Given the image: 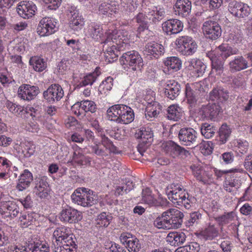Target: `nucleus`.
<instances>
[{"mask_svg":"<svg viewBox=\"0 0 252 252\" xmlns=\"http://www.w3.org/2000/svg\"><path fill=\"white\" fill-rule=\"evenodd\" d=\"M229 69L231 72H237L248 67L247 61L242 56L235 57L229 63Z\"/></svg>","mask_w":252,"mask_h":252,"instance_id":"f704fd0d","label":"nucleus"},{"mask_svg":"<svg viewBox=\"0 0 252 252\" xmlns=\"http://www.w3.org/2000/svg\"><path fill=\"white\" fill-rule=\"evenodd\" d=\"M37 216L38 215L34 212H28L22 214L19 218L21 226L23 227H27L35 220Z\"/></svg>","mask_w":252,"mask_h":252,"instance_id":"3c124183","label":"nucleus"},{"mask_svg":"<svg viewBox=\"0 0 252 252\" xmlns=\"http://www.w3.org/2000/svg\"><path fill=\"white\" fill-rule=\"evenodd\" d=\"M16 9L20 17L24 19H29L35 15L36 6L32 1L23 0L18 3Z\"/></svg>","mask_w":252,"mask_h":252,"instance_id":"dca6fc26","label":"nucleus"},{"mask_svg":"<svg viewBox=\"0 0 252 252\" xmlns=\"http://www.w3.org/2000/svg\"><path fill=\"white\" fill-rule=\"evenodd\" d=\"M197 134V132L192 128L184 127L180 130L178 137L182 144L190 146L196 143Z\"/></svg>","mask_w":252,"mask_h":252,"instance_id":"6ab92c4d","label":"nucleus"},{"mask_svg":"<svg viewBox=\"0 0 252 252\" xmlns=\"http://www.w3.org/2000/svg\"><path fill=\"white\" fill-rule=\"evenodd\" d=\"M74 149L72 161L78 165H86L90 163V158L83 154V150L78 146L75 145L73 147Z\"/></svg>","mask_w":252,"mask_h":252,"instance_id":"e433bc0d","label":"nucleus"},{"mask_svg":"<svg viewBox=\"0 0 252 252\" xmlns=\"http://www.w3.org/2000/svg\"><path fill=\"white\" fill-rule=\"evenodd\" d=\"M235 213L232 211L225 213L224 214L215 217V220L220 226H223L226 224L232 223L235 218Z\"/></svg>","mask_w":252,"mask_h":252,"instance_id":"603ef678","label":"nucleus"},{"mask_svg":"<svg viewBox=\"0 0 252 252\" xmlns=\"http://www.w3.org/2000/svg\"><path fill=\"white\" fill-rule=\"evenodd\" d=\"M112 217L108 215L105 212L100 213L97 218V224L101 227H107L109 224Z\"/></svg>","mask_w":252,"mask_h":252,"instance_id":"052dcab7","label":"nucleus"},{"mask_svg":"<svg viewBox=\"0 0 252 252\" xmlns=\"http://www.w3.org/2000/svg\"><path fill=\"white\" fill-rule=\"evenodd\" d=\"M231 133V129L227 124H223L221 125L219 131L220 141L221 143L224 144L227 141Z\"/></svg>","mask_w":252,"mask_h":252,"instance_id":"6e6d98bb","label":"nucleus"},{"mask_svg":"<svg viewBox=\"0 0 252 252\" xmlns=\"http://www.w3.org/2000/svg\"><path fill=\"white\" fill-rule=\"evenodd\" d=\"M32 180V173L27 169L24 170L20 176L16 189L19 191H23L30 186Z\"/></svg>","mask_w":252,"mask_h":252,"instance_id":"c9c22d12","label":"nucleus"},{"mask_svg":"<svg viewBox=\"0 0 252 252\" xmlns=\"http://www.w3.org/2000/svg\"><path fill=\"white\" fill-rule=\"evenodd\" d=\"M164 14L165 11L163 8L156 7L148 12L147 17L149 20L157 23L163 18Z\"/></svg>","mask_w":252,"mask_h":252,"instance_id":"8fccbe9b","label":"nucleus"},{"mask_svg":"<svg viewBox=\"0 0 252 252\" xmlns=\"http://www.w3.org/2000/svg\"><path fill=\"white\" fill-rule=\"evenodd\" d=\"M70 13L68 22L69 28L73 32L80 31L85 25V19L75 8H71Z\"/></svg>","mask_w":252,"mask_h":252,"instance_id":"f3484780","label":"nucleus"},{"mask_svg":"<svg viewBox=\"0 0 252 252\" xmlns=\"http://www.w3.org/2000/svg\"><path fill=\"white\" fill-rule=\"evenodd\" d=\"M43 97L49 102L59 101L64 95L62 87L57 84H52L43 92Z\"/></svg>","mask_w":252,"mask_h":252,"instance_id":"412c9836","label":"nucleus"},{"mask_svg":"<svg viewBox=\"0 0 252 252\" xmlns=\"http://www.w3.org/2000/svg\"><path fill=\"white\" fill-rule=\"evenodd\" d=\"M199 149L203 155H210L213 150V143L211 141H203L199 144Z\"/></svg>","mask_w":252,"mask_h":252,"instance_id":"e2e57ef3","label":"nucleus"},{"mask_svg":"<svg viewBox=\"0 0 252 252\" xmlns=\"http://www.w3.org/2000/svg\"><path fill=\"white\" fill-rule=\"evenodd\" d=\"M87 35L94 40L101 43L106 38V34L104 35L102 25L95 22H92L88 25Z\"/></svg>","mask_w":252,"mask_h":252,"instance_id":"4be33fe9","label":"nucleus"},{"mask_svg":"<svg viewBox=\"0 0 252 252\" xmlns=\"http://www.w3.org/2000/svg\"><path fill=\"white\" fill-rule=\"evenodd\" d=\"M106 252H126L124 248L113 242H109L105 245Z\"/></svg>","mask_w":252,"mask_h":252,"instance_id":"338daca9","label":"nucleus"},{"mask_svg":"<svg viewBox=\"0 0 252 252\" xmlns=\"http://www.w3.org/2000/svg\"><path fill=\"white\" fill-rule=\"evenodd\" d=\"M120 61L124 69L133 71L139 70L143 65V59L139 53L132 50L123 54Z\"/></svg>","mask_w":252,"mask_h":252,"instance_id":"39448f33","label":"nucleus"},{"mask_svg":"<svg viewBox=\"0 0 252 252\" xmlns=\"http://www.w3.org/2000/svg\"><path fill=\"white\" fill-rule=\"evenodd\" d=\"M101 143L106 150H108L109 153L114 154L119 153V150L116 147L112 142L105 135H101Z\"/></svg>","mask_w":252,"mask_h":252,"instance_id":"5fc2aeb1","label":"nucleus"},{"mask_svg":"<svg viewBox=\"0 0 252 252\" xmlns=\"http://www.w3.org/2000/svg\"><path fill=\"white\" fill-rule=\"evenodd\" d=\"M120 240L129 252H138L141 249L139 240L130 233H122L120 236Z\"/></svg>","mask_w":252,"mask_h":252,"instance_id":"2eb2a0df","label":"nucleus"},{"mask_svg":"<svg viewBox=\"0 0 252 252\" xmlns=\"http://www.w3.org/2000/svg\"><path fill=\"white\" fill-rule=\"evenodd\" d=\"M53 244H59L68 243L76 241V238L71 229L66 226H61L57 227L53 234Z\"/></svg>","mask_w":252,"mask_h":252,"instance_id":"9d476101","label":"nucleus"},{"mask_svg":"<svg viewBox=\"0 0 252 252\" xmlns=\"http://www.w3.org/2000/svg\"><path fill=\"white\" fill-rule=\"evenodd\" d=\"M39 93V89L37 86L24 84L19 87L18 96L24 100L30 101L33 99Z\"/></svg>","mask_w":252,"mask_h":252,"instance_id":"a211bd4d","label":"nucleus"},{"mask_svg":"<svg viewBox=\"0 0 252 252\" xmlns=\"http://www.w3.org/2000/svg\"><path fill=\"white\" fill-rule=\"evenodd\" d=\"M29 63L33 69L37 72L43 71L47 67V63L44 60L38 56L31 57Z\"/></svg>","mask_w":252,"mask_h":252,"instance_id":"09e8293b","label":"nucleus"},{"mask_svg":"<svg viewBox=\"0 0 252 252\" xmlns=\"http://www.w3.org/2000/svg\"><path fill=\"white\" fill-rule=\"evenodd\" d=\"M192 174L196 179L204 185H210L214 182L213 173L208 168L205 169L200 165L190 166Z\"/></svg>","mask_w":252,"mask_h":252,"instance_id":"ddd939ff","label":"nucleus"},{"mask_svg":"<svg viewBox=\"0 0 252 252\" xmlns=\"http://www.w3.org/2000/svg\"><path fill=\"white\" fill-rule=\"evenodd\" d=\"M6 106L9 111L14 114H21L24 110V108L21 106L17 105L9 101L6 102Z\"/></svg>","mask_w":252,"mask_h":252,"instance_id":"774afa93","label":"nucleus"},{"mask_svg":"<svg viewBox=\"0 0 252 252\" xmlns=\"http://www.w3.org/2000/svg\"><path fill=\"white\" fill-rule=\"evenodd\" d=\"M101 143L106 150H108L109 153L114 154L119 153V150L116 147L112 142L105 135H101Z\"/></svg>","mask_w":252,"mask_h":252,"instance_id":"864d4df0","label":"nucleus"},{"mask_svg":"<svg viewBox=\"0 0 252 252\" xmlns=\"http://www.w3.org/2000/svg\"><path fill=\"white\" fill-rule=\"evenodd\" d=\"M180 85L174 80L168 81L164 89L165 95L170 99L173 100L180 94Z\"/></svg>","mask_w":252,"mask_h":252,"instance_id":"c756f323","label":"nucleus"},{"mask_svg":"<svg viewBox=\"0 0 252 252\" xmlns=\"http://www.w3.org/2000/svg\"><path fill=\"white\" fill-rule=\"evenodd\" d=\"M163 63L168 70V74L177 72L182 67L181 60L175 56L166 58L164 60Z\"/></svg>","mask_w":252,"mask_h":252,"instance_id":"72a5a7b5","label":"nucleus"},{"mask_svg":"<svg viewBox=\"0 0 252 252\" xmlns=\"http://www.w3.org/2000/svg\"><path fill=\"white\" fill-rule=\"evenodd\" d=\"M145 51L147 55L158 59L163 55L164 48L162 44L155 41H151L146 45Z\"/></svg>","mask_w":252,"mask_h":252,"instance_id":"c85d7f7f","label":"nucleus"},{"mask_svg":"<svg viewBox=\"0 0 252 252\" xmlns=\"http://www.w3.org/2000/svg\"><path fill=\"white\" fill-rule=\"evenodd\" d=\"M57 21L55 19L45 17L39 21L37 32L41 36H45L54 33L57 29Z\"/></svg>","mask_w":252,"mask_h":252,"instance_id":"f8f14e48","label":"nucleus"},{"mask_svg":"<svg viewBox=\"0 0 252 252\" xmlns=\"http://www.w3.org/2000/svg\"><path fill=\"white\" fill-rule=\"evenodd\" d=\"M202 30L205 37L212 40L218 39L221 35V27L215 21L209 20L205 21L203 24Z\"/></svg>","mask_w":252,"mask_h":252,"instance_id":"9b49d317","label":"nucleus"},{"mask_svg":"<svg viewBox=\"0 0 252 252\" xmlns=\"http://www.w3.org/2000/svg\"><path fill=\"white\" fill-rule=\"evenodd\" d=\"M177 51L181 55L186 56L194 54L197 49V44L193 38L189 36H182L176 40Z\"/></svg>","mask_w":252,"mask_h":252,"instance_id":"423d86ee","label":"nucleus"},{"mask_svg":"<svg viewBox=\"0 0 252 252\" xmlns=\"http://www.w3.org/2000/svg\"><path fill=\"white\" fill-rule=\"evenodd\" d=\"M135 137L141 139L142 143L144 144H150L153 141V133L149 127H142L135 133Z\"/></svg>","mask_w":252,"mask_h":252,"instance_id":"a19ab883","label":"nucleus"},{"mask_svg":"<svg viewBox=\"0 0 252 252\" xmlns=\"http://www.w3.org/2000/svg\"><path fill=\"white\" fill-rule=\"evenodd\" d=\"M167 118L168 120L178 121L184 115L183 108L177 104H172L167 108Z\"/></svg>","mask_w":252,"mask_h":252,"instance_id":"58836bf2","label":"nucleus"},{"mask_svg":"<svg viewBox=\"0 0 252 252\" xmlns=\"http://www.w3.org/2000/svg\"><path fill=\"white\" fill-rule=\"evenodd\" d=\"M47 179L46 177H42L36 186V194L41 198H45L48 195L49 189Z\"/></svg>","mask_w":252,"mask_h":252,"instance_id":"a18cd8bd","label":"nucleus"},{"mask_svg":"<svg viewBox=\"0 0 252 252\" xmlns=\"http://www.w3.org/2000/svg\"><path fill=\"white\" fill-rule=\"evenodd\" d=\"M161 109V106L157 101L148 103L146 106L145 115L146 118L152 121L153 118L158 117Z\"/></svg>","mask_w":252,"mask_h":252,"instance_id":"4c0bfd02","label":"nucleus"},{"mask_svg":"<svg viewBox=\"0 0 252 252\" xmlns=\"http://www.w3.org/2000/svg\"><path fill=\"white\" fill-rule=\"evenodd\" d=\"M186 235L183 232H170L167 235L166 240L172 246H179L183 244L186 241Z\"/></svg>","mask_w":252,"mask_h":252,"instance_id":"473e14b6","label":"nucleus"},{"mask_svg":"<svg viewBox=\"0 0 252 252\" xmlns=\"http://www.w3.org/2000/svg\"><path fill=\"white\" fill-rule=\"evenodd\" d=\"M217 50L223 61L237 53L236 50H233L227 44H221L218 47ZM211 60L212 70H215L217 74L219 75L222 74L223 71L224 61L216 60L215 59H212Z\"/></svg>","mask_w":252,"mask_h":252,"instance_id":"0eeeda50","label":"nucleus"},{"mask_svg":"<svg viewBox=\"0 0 252 252\" xmlns=\"http://www.w3.org/2000/svg\"><path fill=\"white\" fill-rule=\"evenodd\" d=\"M20 208L14 201H8L1 202L0 206V213L4 217L14 218L19 213Z\"/></svg>","mask_w":252,"mask_h":252,"instance_id":"b1692460","label":"nucleus"},{"mask_svg":"<svg viewBox=\"0 0 252 252\" xmlns=\"http://www.w3.org/2000/svg\"><path fill=\"white\" fill-rule=\"evenodd\" d=\"M54 248L55 252H76L77 245L76 241L68 243H62L61 245L54 243Z\"/></svg>","mask_w":252,"mask_h":252,"instance_id":"49530a36","label":"nucleus"},{"mask_svg":"<svg viewBox=\"0 0 252 252\" xmlns=\"http://www.w3.org/2000/svg\"><path fill=\"white\" fill-rule=\"evenodd\" d=\"M100 73L95 71L85 76L81 81H79L80 77L74 74L72 76V84L76 89L88 85H92L95 81Z\"/></svg>","mask_w":252,"mask_h":252,"instance_id":"393cba45","label":"nucleus"},{"mask_svg":"<svg viewBox=\"0 0 252 252\" xmlns=\"http://www.w3.org/2000/svg\"><path fill=\"white\" fill-rule=\"evenodd\" d=\"M220 110V106L214 103L202 106L200 112L202 118L212 120L218 116Z\"/></svg>","mask_w":252,"mask_h":252,"instance_id":"cd10ccee","label":"nucleus"},{"mask_svg":"<svg viewBox=\"0 0 252 252\" xmlns=\"http://www.w3.org/2000/svg\"><path fill=\"white\" fill-rule=\"evenodd\" d=\"M119 10V5L115 2H103L99 5L98 13L113 17L118 13Z\"/></svg>","mask_w":252,"mask_h":252,"instance_id":"a878e982","label":"nucleus"},{"mask_svg":"<svg viewBox=\"0 0 252 252\" xmlns=\"http://www.w3.org/2000/svg\"><path fill=\"white\" fill-rule=\"evenodd\" d=\"M161 150L168 156L173 158L177 157V153L180 146L172 141H168L163 143L161 145Z\"/></svg>","mask_w":252,"mask_h":252,"instance_id":"79ce46f5","label":"nucleus"},{"mask_svg":"<svg viewBox=\"0 0 252 252\" xmlns=\"http://www.w3.org/2000/svg\"><path fill=\"white\" fill-rule=\"evenodd\" d=\"M188 63V69L190 71V73L192 76L199 77L203 75L206 66L200 60L192 59Z\"/></svg>","mask_w":252,"mask_h":252,"instance_id":"bb28decb","label":"nucleus"},{"mask_svg":"<svg viewBox=\"0 0 252 252\" xmlns=\"http://www.w3.org/2000/svg\"><path fill=\"white\" fill-rule=\"evenodd\" d=\"M107 115L109 120L118 124H128L134 119L133 110L124 104H115L111 106L107 111Z\"/></svg>","mask_w":252,"mask_h":252,"instance_id":"f03ea898","label":"nucleus"},{"mask_svg":"<svg viewBox=\"0 0 252 252\" xmlns=\"http://www.w3.org/2000/svg\"><path fill=\"white\" fill-rule=\"evenodd\" d=\"M176 14L182 17L189 15L191 9V3L189 0H177L174 7Z\"/></svg>","mask_w":252,"mask_h":252,"instance_id":"7c9ffc66","label":"nucleus"},{"mask_svg":"<svg viewBox=\"0 0 252 252\" xmlns=\"http://www.w3.org/2000/svg\"><path fill=\"white\" fill-rule=\"evenodd\" d=\"M142 201L150 206H162L167 203L166 199L159 198L157 199L153 194L151 189L146 188L143 189L142 192Z\"/></svg>","mask_w":252,"mask_h":252,"instance_id":"5701e85b","label":"nucleus"},{"mask_svg":"<svg viewBox=\"0 0 252 252\" xmlns=\"http://www.w3.org/2000/svg\"><path fill=\"white\" fill-rule=\"evenodd\" d=\"M167 211L163 212L161 216L158 217L154 221V225L158 229H170L172 228L171 223L169 220Z\"/></svg>","mask_w":252,"mask_h":252,"instance_id":"37998d69","label":"nucleus"},{"mask_svg":"<svg viewBox=\"0 0 252 252\" xmlns=\"http://www.w3.org/2000/svg\"><path fill=\"white\" fill-rule=\"evenodd\" d=\"M219 234L218 228L210 223L199 233V235L206 240H212L217 237Z\"/></svg>","mask_w":252,"mask_h":252,"instance_id":"ea45409f","label":"nucleus"},{"mask_svg":"<svg viewBox=\"0 0 252 252\" xmlns=\"http://www.w3.org/2000/svg\"><path fill=\"white\" fill-rule=\"evenodd\" d=\"M60 220L64 223H76L82 219V213L77 210L67 206L60 213Z\"/></svg>","mask_w":252,"mask_h":252,"instance_id":"4468645a","label":"nucleus"},{"mask_svg":"<svg viewBox=\"0 0 252 252\" xmlns=\"http://www.w3.org/2000/svg\"><path fill=\"white\" fill-rule=\"evenodd\" d=\"M169 220L171 222L172 228H179L182 225L184 214L176 209H170L167 211Z\"/></svg>","mask_w":252,"mask_h":252,"instance_id":"2f4dec72","label":"nucleus"},{"mask_svg":"<svg viewBox=\"0 0 252 252\" xmlns=\"http://www.w3.org/2000/svg\"><path fill=\"white\" fill-rule=\"evenodd\" d=\"M230 171L229 174L225 176L224 183V189L229 192L239 188L241 184L240 177L245 173V170L241 167L232 168Z\"/></svg>","mask_w":252,"mask_h":252,"instance_id":"1a4fd4ad","label":"nucleus"},{"mask_svg":"<svg viewBox=\"0 0 252 252\" xmlns=\"http://www.w3.org/2000/svg\"><path fill=\"white\" fill-rule=\"evenodd\" d=\"M105 34L106 38L102 43L108 46L106 49V58L116 59L119 51L129 48V36L125 29L121 28L119 30H109Z\"/></svg>","mask_w":252,"mask_h":252,"instance_id":"f257e3e1","label":"nucleus"},{"mask_svg":"<svg viewBox=\"0 0 252 252\" xmlns=\"http://www.w3.org/2000/svg\"><path fill=\"white\" fill-rule=\"evenodd\" d=\"M183 23L177 19H170L162 24L163 32L168 35L180 33L183 31Z\"/></svg>","mask_w":252,"mask_h":252,"instance_id":"aec40b11","label":"nucleus"},{"mask_svg":"<svg viewBox=\"0 0 252 252\" xmlns=\"http://www.w3.org/2000/svg\"><path fill=\"white\" fill-rule=\"evenodd\" d=\"M101 142L97 143L95 141L94 142V145L90 146L92 153L98 156L103 157L107 156V154L105 152V150L101 147Z\"/></svg>","mask_w":252,"mask_h":252,"instance_id":"69168bd1","label":"nucleus"},{"mask_svg":"<svg viewBox=\"0 0 252 252\" xmlns=\"http://www.w3.org/2000/svg\"><path fill=\"white\" fill-rule=\"evenodd\" d=\"M11 164V162L7 158L0 157V179L6 180L9 178L8 173Z\"/></svg>","mask_w":252,"mask_h":252,"instance_id":"de8ad7c7","label":"nucleus"},{"mask_svg":"<svg viewBox=\"0 0 252 252\" xmlns=\"http://www.w3.org/2000/svg\"><path fill=\"white\" fill-rule=\"evenodd\" d=\"M166 192L168 199L175 205L184 206L188 209L193 203L192 199H193L181 185L172 184L170 188H167Z\"/></svg>","mask_w":252,"mask_h":252,"instance_id":"7ed1b4c3","label":"nucleus"},{"mask_svg":"<svg viewBox=\"0 0 252 252\" xmlns=\"http://www.w3.org/2000/svg\"><path fill=\"white\" fill-rule=\"evenodd\" d=\"M73 202L83 207H91L97 203V195L93 191L87 190L85 188H79L76 189L71 195Z\"/></svg>","mask_w":252,"mask_h":252,"instance_id":"20e7f679","label":"nucleus"},{"mask_svg":"<svg viewBox=\"0 0 252 252\" xmlns=\"http://www.w3.org/2000/svg\"><path fill=\"white\" fill-rule=\"evenodd\" d=\"M227 9L233 17L239 21L248 17L251 12V9L247 3L235 0L228 3Z\"/></svg>","mask_w":252,"mask_h":252,"instance_id":"6e6552de","label":"nucleus"},{"mask_svg":"<svg viewBox=\"0 0 252 252\" xmlns=\"http://www.w3.org/2000/svg\"><path fill=\"white\" fill-rule=\"evenodd\" d=\"M200 250V246L196 242H190L185 246L179 248L177 252H198Z\"/></svg>","mask_w":252,"mask_h":252,"instance_id":"bf43d9fd","label":"nucleus"},{"mask_svg":"<svg viewBox=\"0 0 252 252\" xmlns=\"http://www.w3.org/2000/svg\"><path fill=\"white\" fill-rule=\"evenodd\" d=\"M228 92L223 89H213L210 93V99L218 103L223 102L227 100Z\"/></svg>","mask_w":252,"mask_h":252,"instance_id":"c03bdc74","label":"nucleus"},{"mask_svg":"<svg viewBox=\"0 0 252 252\" xmlns=\"http://www.w3.org/2000/svg\"><path fill=\"white\" fill-rule=\"evenodd\" d=\"M201 133L205 138L209 139L212 138L216 132L215 128L208 123H204L202 125L200 128Z\"/></svg>","mask_w":252,"mask_h":252,"instance_id":"4d7b16f0","label":"nucleus"},{"mask_svg":"<svg viewBox=\"0 0 252 252\" xmlns=\"http://www.w3.org/2000/svg\"><path fill=\"white\" fill-rule=\"evenodd\" d=\"M30 250L32 252H49L50 251L48 245L42 242H34Z\"/></svg>","mask_w":252,"mask_h":252,"instance_id":"680f3d73","label":"nucleus"},{"mask_svg":"<svg viewBox=\"0 0 252 252\" xmlns=\"http://www.w3.org/2000/svg\"><path fill=\"white\" fill-rule=\"evenodd\" d=\"M82 109L85 112H90L94 113L96 110V105L94 102L92 100L81 101Z\"/></svg>","mask_w":252,"mask_h":252,"instance_id":"0e129e2a","label":"nucleus"},{"mask_svg":"<svg viewBox=\"0 0 252 252\" xmlns=\"http://www.w3.org/2000/svg\"><path fill=\"white\" fill-rule=\"evenodd\" d=\"M186 96L188 103L190 106H194L197 101L196 96L194 93V91L191 88L190 85L187 84L186 85Z\"/></svg>","mask_w":252,"mask_h":252,"instance_id":"13d9d810","label":"nucleus"}]
</instances>
